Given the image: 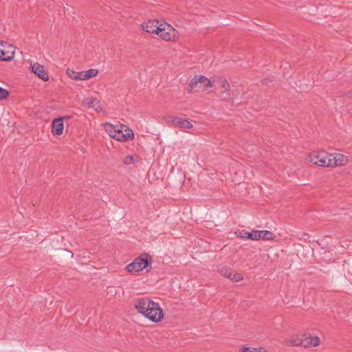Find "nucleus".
Wrapping results in <instances>:
<instances>
[{"label":"nucleus","mask_w":352,"mask_h":352,"mask_svg":"<svg viewBox=\"0 0 352 352\" xmlns=\"http://www.w3.org/2000/svg\"><path fill=\"white\" fill-rule=\"evenodd\" d=\"M243 279V276L239 274V273H234L233 274L232 273V278H231V280H234L235 282H238V281H240Z\"/></svg>","instance_id":"25"},{"label":"nucleus","mask_w":352,"mask_h":352,"mask_svg":"<svg viewBox=\"0 0 352 352\" xmlns=\"http://www.w3.org/2000/svg\"><path fill=\"white\" fill-rule=\"evenodd\" d=\"M230 97L229 91H223L219 94V98L222 100H228Z\"/></svg>","instance_id":"23"},{"label":"nucleus","mask_w":352,"mask_h":352,"mask_svg":"<svg viewBox=\"0 0 352 352\" xmlns=\"http://www.w3.org/2000/svg\"><path fill=\"white\" fill-rule=\"evenodd\" d=\"M133 157H131V156H130V155L126 156V162H125V163H126V164H130V163H132V162H133Z\"/></svg>","instance_id":"30"},{"label":"nucleus","mask_w":352,"mask_h":352,"mask_svg":"<svg viewBox=\"0 0 352 352\" xmlns=\"http://www.w3.org/2000/svg\"><path fill=\"white\" fill-rule=\"evenodd\" d=\"M78 72L67 69V74L70 78L77 80Z\"/></svg>","instance_id":"24"},{"label":"nucleus","mask_w":352,"mask_h":352,"mask_svg":"<svg viewBox=\"0 0 352 352\" xmlns=\"http://www.w3.org/2000/svg\"><path fill=\"white\" fill-rule=\"evenodd\" d=\"M167 121L172 124L173 126L180 129H191L192 124L187 119H184L179 117L168 116Z\"/></svg>","instance_id":"8"},{"label":"nucleus","mask_w":352,"mask_h":352,"mask_svg":"<svg viewBox=\"0 0 352 352\" xmlns=\"http://www.w3.org/2000/svg\"><path fill=\"white\" fill-rule=\"evenodd\" d=\"M218 82L221 84V88H223L224 91H230V86L228 81L226 78L221 77L219 78L218 79Z\"/></svg>","instance_id":"19"},{"label":"nucleus","mask_w":352,"mask_h":352,"mask_svg":"<svg viewBox=\"0 0 352 352\" xmlns=\"http://www.w3.org/2000/svg\"><path fill=\"white\" fill-rule=\"evenodd\" d=\"M199 82L201 85H202L204 88L211 87L212 86V84L210 82V80L206 76H204L203 75H199Z\"/></svg>","instance_id":"17"},{"label":"nucleus","mask_w":352,"mask_h":352,"mask_svg":"<svg viewBox=\"0 0 352 352\" xmlns=\"http://www.w3.org/2000/svg\"><path fill=\"white\" fill-rule=\"evenodd\" d=\"M331 154L324 151L318 153H313L309 156L310 162L315 165L322 167H331Z\"/></svg>","instance_id":"3"},{"label":"nucleus","mask_w":352,"mask_h":352,"mask_svg":"<svg viewBox=\"0 0 352 352\" xmlns=\"http://www.w3.org/2000/svg\"><path fill=\"white\" fill-rule=\"evenodd\" d=\"M320 338L318 336H311L310 334H304L300 338L293 339L291 340L292 346H300L304 348H310L318 346L320 344Z\"/></svg>","instance_id":"2"},{"label":"nucleus","mask_w":352,"mask_h":352,"mask_svg":"<svg viewBox=\"0 0 352 352\" xmlns=\"http://www.w3.org/2000/svg\"><path fill=\"white\" fill-rule=\"evenodd\" d=\"M98 74V70L96 69H89L85 72V77L86 80L89 79L92 77L96 76Z\"/></svg>","instance_id":"18"},{"label":"nucleus","mask_w":352,"mask_h":352,"mask_svg":"<svg viewBox=\"0 0 352 352\" xmlns=\"http://www.w3.org/2000/svg\"><path fill=\"white\" fill-rule=\"evenodd\" d=\"M151 303H155V302L146 297L140 298L135 301L134 307L147 318V313L151 312L152 309Z\"/></svg>","instance_id":"5"},{"label":"nucleus","mask_w":352,"mask_h":352,"mask_svg":"<svg viewBox=\"0 0 352 352\" xmlns=\"http://www.w3.org/2000/svg\"><path fill=\"white\" fill-rule=\"evenodd\" d=\"M256 230H252V232H248L245 230H238L235 232L236 237L242 239H250L252 241H256L254 239V234Z\"/></svg>","instance_id":"16"},{"label":"nucleus","mask_w":352,"mask_h":352,"mask_svg":"<svg viewBox=\"0 0 352 352\" xmlns=\"http://www.w3.org/2000/svg\"><path fill=\"white\" fill-rule=\"evenodd\" d=\"M82 104L88 108H91L96 111H100L102 110L100 101L96 98H86L82 101Z\"/></svg>","instance_id":"10"},{"label":"nucleus","mask_w":352,"mask_h":352,"mask_svg":"<svg viewBox=\"0 0 352 352\" xmlns=\"http://www.w3.org/2000/svg\"><path fill=\"white\" fill-rule=\"evenodd\" d=\"M9 96V91L1 87V100L6 99Z\"/></svg>","instance_id":"26"},{"label":"nucleus","mask_w":352,"mask_h":352,"mask_svg":"<svg viewBox=\"0 0 352 352\" xmlns=\"http://www.w3.org/2000/svg\"><path fill=\"white\" fill-rule=\"evenodd\" d=\"M160 27V25H158V21H148L142 24V30L148 33L156 34L158 32V30Z\"/></svg>","instance_id":"12"},{"label":"nucleus","mask_w":352,"mask_h":352,"mask_svg":"<svg viewBox=\"0 0 352 352\" xmlns=\"http://www.w3.org/2000/svg\"><path fill=\"white\" fill-rule=\"evenodd\" d=\"M63 131V118H55L52 123V132L53 134L60 135Z\"/></svg>","instance_id":"13"},{"label":"nucleus","mask_w":352,"mask_h":352,"mask_svg":"<svg viewBox=\"0 0 352 352\" xmlns=\"http://www.w3.org/2000/svg\"><path fill=\"white\" fill-rule=\"evenodd\" d=\"M219 272L222 276L231 280L232 276V271L231 269L223 267L219 270Z\"/></svg>","instance_id":"20"},{"label":"nucleus","mask_w":352,"mask_h":352,"mask_svg":"<svg viewBox=\"0 0 352 352\" xmlns=\"http://www.w3.org/2000/svg\"><path fill=\"white\" fill-rule=\"evenodd\" d=\"M133 137V132L131 129H129L127 130V132L126 133H123L122 132L120 133H113V135H111V138L120 142H126L132 140Z\"/></svg>","instance_id":"15"},{"label":"nucleus","mask_w":352,"mask_h":352,"mask_svg":"<svg viewBox=\"0 0 352 352\" xmlns=\"http://www.w3.org/2000/svg\"><path fill=\"white\" fill-rule=\"evenodd\" d=\"M122 131L120 129H116V130H114L113 133H122Z\"/></svg>","instance_id":"32"},{"label":"nucleus","mask_w":352,"mask_h":352,"mask_svg":"<svg viewBox=\"0 0 352 352\" xmlns=\"http://www.w3.org/2000/svg\"><path fill=\"white\" fill-rule=\"evenodd\" d=\"M330 160L331 167L342 166L348 162L347 157L341 153L331 154Z\"/></svg>","instance_id":"11"},{"label":"nucleus","mask_w":352,"mask_h":352,"mask_svg":"<svg viewBox=\"0 0 352 352\" xmlns=\"http://www.w3.org/2000/svg\"><path fill=\"white\" fill-rule=\"evenodd\" d=\"M108 289H109L108 292H109V293H111V294H113V293L116 294V292L115 290V288L113 287H108Z\"/></svg>","instance_id":"31"},{"label":"nucleus","mask_w":352,"mask_h":352,"mask_svg":"<svg viewBox=\"0 0 352 352\" xmlns=\"http://www.w3.org/2000/svg\"><path fill=\"white\" fill-rule=\"evenodd\" d=\"M31 71L36 75L38 78L42 79L44 81H47L49 80V76L47 72L44 69L43 65H40L38 63L31 64L30 65Z\"/></svg>","instance_id":"9"},{"label":"nucleus","mask_w":352,"mask_h":352,"mask_svg":"<svg viewBox=\"0 0 352 352\" xmlns=\"http://www.w3.org/2000/svg\"><path fill=\"white\" fill-rule=\"evenodd\" d=\"M151 256L147 253H143L127 265L126 270L129 273L139 272L144 269L148 272L151 269Z\"/></svg>","instance_id":"1"},{"label":"nucleus","mask_w":352,"mask_h":352,"mask_svg":"<svg viewBox=\"0 0 352 352\" xmlns=\"http://www.w3.org/2000/svg\"><path fill=\"white\" fill-rule=\"evenodd\" d=\"M16 47L1 41V61H10L13 59Z\"/></svg>","instance_id":"6"},{"label":"nucleus","mask_w":352,"mask_h":352,"mask_svg":"<svg viewBox=\"0 0 352 352\" xmlns=\"http://www.w3.org/2000/svg\"><path fill=\"white\" fill-rule=\"evenodd\" d=\"M157 35L166 41H170L175 40L178 37V32L173 26L166 23L164 25H160Z\"/></svg>","instance_id":"4"},{"label":"nucleus","mask_w":352,"mask_h":352,"mask_svg":"<svg viewBox=\"0 0 352 352\" xmlns=\"http://www.w3.org/2000/svg\"><path fill=\"white\" fill-rule=\"evenodd\" d=\"M253 352H268L263 347L253 348Z\"/></svg>","instance_id":"29"},{"label":"nucleus","mask_w":352,"mask_h":352,"mask_svg":"<svg viewBox=\"0 0 352 352\" xmlns=\"http://www.w3.org/2000/svg\"><path fill=\"white\" fill-rule=\"evenodd\" d=\"M151 311L147 313V318L153 322H158L164 318L162 309L157 302L151 303Z\"/></svg>","instance_id":"7"},{"label":"nucleus","mask_w":352,"mask_h":352,"mask_svg":"<svg viewBox=\"0 0 352 352\" xmlns=\"http://www.w3.org/2000/svg\"><path fill=\"white\" fill-rule=\"evenodd\" d=\"M255 234L254 239L256 241H273L275 238L274 234L269 230H256Z\"/></svg>","instance_id":"14"},{"label":"nucleus","mask_w":352,"mask_h":352,"mask_svg":"<svg viewBox=\"0 0 352 352\" xmlns=\"http://www.w3.org/2000/svg\"><path fill=\"white\" fill-rule=\"evenodd\" d=\"M239 352H253V347L243 346L239 349Z\"/></svg>","instance_id":"27"},{"label":"nucleus","mask_w":352,"mask_h":352,"mask_svg":"<svg viewBox=\"0 0 352 352\" xmlns=\"http://www.w3.org/2000/svg\"><path fill=\"white\" fill-rule=\"evenodd\" d=\"M104 127L106 129V131L109 133V135L111 137V135L113 134L114 130H116V126L110 123H107L104 125Z\"/></svg>","instance_id":"22"},{"label":"nucleus","mask_w":352,"mask_h":352,"mask_svg":"<svg viewBox=\"0 0 352 352\" xmlns=\"http://www.w3.org/2000/svg\"><path fill=\"white\" fill-rule=\"evenodd\" d=\"M85 72H78V77H77V80H86V78H84L85 77Z\"/></svg>","instance_id":"28"},{"label":"nucleus","mask_w":352,"mask_h":352,"mask_svg":"<svg viewBox=\"0 0 352 352\" xmlns=\"http://www.w3.org/2000/svg\"><path fill=\"white\" fill-rule=\"evenodd\" d=\"M199 76H195L191 80H190V82L189 84V86L190 87L191 89H195V87H197V85L199 83Z\"/></svg>","instance_id":"21"}]
</instances>
